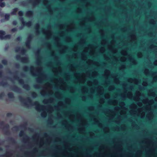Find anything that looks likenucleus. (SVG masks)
<instances>
[{"label":"nucleus","instance_id":"nucleus-15","mask_svg":"<svg viewBox=\"0 0 157 157\" xmlns=\"http://www.w3.org/2000/svg\"><path fill=\"white\" fill-rule=\"evenodd\" d=\"M154 64L155 65H157V60H156L154 62Z\"/></svg>","mask_w":157,"mask_h":157},{"label":"nucleus","instance_id":"nucleus-10","mask_svg":"<svg viewBox=\"0 0 157 157\" xmlns=\"http://www.w3.org/2000/svg\"><path fill=\"white\" fill-rule=\"evenodd\" d=\"M7 61L6 60H3L2 61V63L4 64H5L7 63Z\"/></svg>","mask_w":157,"mask_h":157},{"label":"nucleus","instance_id":"nucleus-13","mask_svg":"<svg viewBox=\"0 0 157 157\" xmlns=\"http://www.w3.org/2000/svg\"><path fill=\"white\" fill-rule=\"evenodd\" d=\"M13 24L14 25H16L17 24V22L16 21H14L13 22Z\"/></svg>","mask_w":157,"mask_h":157},{"label":"nucleus","instance_id":"nucleus-16","mask_svg":"<svg viewBox=\"0 0 157 157\" xmlns=\"http://www.w3.org/2000/svg\"><path fill=\"white\" fill-rule=\"evenodd\" d=\"M146 84H147V83H146V84H144V82H143V85L144 86H146Z\"/></svg>","mask_w":157,"mask_h":157},{"label":"nucleus","instance_id":"nucleus-1","mask_svg":"<svg viewBox=\"0 0 157 157\" xmlns=\"http://www.w3.org/2000/svg\"><path fill=\"white\" fill-rule=\"evenodd\" d=\"M10 36L9 35H5V32L2 31H0V39H1L9 38Z\"/></svg>","mask_w":157,"mask_h":157},{"label":"nucleus","instance_id":"nucleus-6","mask_svg":"<svg viewBox=\"0 0 157 157\" xmlns=\"http://www.w3.org/2000/svg\"><path fill=\"white\" fill-rule=\"evenodd\" d=\"M10 17V15L9 14H6L5 16V18L6 20H8Z\"/></svg>","mask_w":157,"mask_h":157},{"label":"nucleus","instance_id":"nucleus-19","mask_svg":"<svg viewBox=\"0 0 157 157\" xmlns=\"http://www.w3.org/2000/svg\"><path fill=\"white\" fill-rule=\"evenodd\" d=\"M19 37H18V38H17V40H19Z\"/></svg>","mask_w":157,"mask_h":157},{"label":"nucleus","instance_id":"nucleus-14","mask_svg":"<svg viewBox=\"0 0 157 157\" xmlns=\"http://www.w3.org/2000/svg\"><path fill=\"white\" fill-rule=\"evenodd\" d=\"M17 52H19L20 51V49L19 48V49H18V48H17L16 49V50H15Z\"/></svg>","mask_w":157,"mask_h":157},{"label":"nucleus","instance_id":"nucleus-3","mask_svg":"<svg viewBox=\"0 0 157 157\" xmlns=\"http://www.w3.org/2000/svg\"><path fill=\"white\" fill-rule=\"evenodd\" d=\"M35 104L37 105V106H36V109L38 111H40V109L43 108V105H40L39 104V103L37 102H35Z\"/></svg>","mask_w":157,"mask_h":157},{"label":"nucleus","instance_id":"nucleus-2","mask_svg":"<svg viewBox=\"0 0 157 157\" xmlns=\"http://www.w3.org/2000/svg\"><path fill=\"white\" fill-rule=\"evenodd\" d=\"M20 19L23 25H25L28 27H29L31 25V21H29L25 23L23 19L21 17L20 18Z\"/></svg>","mask_w":157,"mask_h":157},{"label":"nucleus","instance_id":"nucleus-20","mask_svg":"<svg viewBox=\"0 0 157 157\" xmlns=\"http://www.w3.org/2000/svg\"><path fill=\"white\" fill-rule=\"evenodd\" d=\"M42 115H43V113H42V114H41L42 116Z\"/></svg>","mask_w":157,"mask_h":157},{"label":"nucleus","instance_id":"nucleus-18","mask_svg":"<svg viewBox=\"0 0 157 157\" xmlns=\"http://www.w3.org/2000/svg\"><path fill=\"white\" fill-rule=\"evenodd\" d=\"M37 29L38 28V27H39V25L38 24H37Z\"/></svg>","mask_w":157,"mask_h":157},{"label":"nucleus","instance_id":"nucleus-7","mask_svg":"<svg viewBox=\"0 0 157 157\" xmlns=\"http://www.w3.org/2000/svg\"><path fill=\"white\" fill-rule=\"evenodd\" d=\"M8 96L9 97L11 98L13 97V94L12 93H10L8 94Z\"/></svg>","mask_w":157,"mask_h":157},{"label":"nucleus","instance_id":"nucleus-9","mask_svg":"<svg viewBox=\"0 0 157 157\" xmlns=\"http://www.w3.org/2000/svg\"><path fill=\"white\" fill-rule=\"evenodd\" d=\"M23 12L21 11H20L18 13V14L19 16H22L23 15Z\"/></svg>","mask_w":157,"mask_h":157},{"label":"nucleus","instance_id":"nucleus-12","mask_svg":"<svg viewBox=\"0 0 157 157\" xmlns=\"http://www.w3.org/2000/svg\"><path fill=\"white\" fill-rule=\"evenodd\" d=\"M17 30V29L16 28H13L12 29V32H14Z\"/></svg>","mask_w":157,"mask_h":157},{"label":"nucleus","instance_id":"nucleus-5","mask_svg":"<svg viewBox=\"0 0 157 157\" xmlns=\"http://www.w3.org/2000/svg\"><path fill=\"white\" fill-rule=\"evenodd\" d=\"M32 14V13L31 11H28L27 12L26 15L28 16H31Z\"/></svg>","mask_w":157,"mask_h":157},{"label":"nucleus","instance_id":"nucleus-11","mask_svg":"<svg viewBox=\"0 0 157 157\" xmlns=\"http://www.w3.org/2000/svg\"><path fill=\"white\" fill-rule=\"evenodd\" d=\"M26 46L27 47H29V42H27L26 43Z\"/></svg>","mask_w":157,"mask_h":157},{"label":"nucleus","instance_id":"nucleus-8","mask_svg":"<svg viewBox=\"0 0 157 157\" xmlns=\"http://www.w3.org/2000/svg\"><path fill=\"white\" fill-rule=\"evenodd\" d=\"M0 6L2 7H3L5 6V4L4 2L1 3V2L0 3Z\"/></svg>","mask_w":157,"mask_h":157},{"label":"nucleus","instance_id":"nucleus-4","mask_svg":"<svg viewBox=\"0 0 157 157\" xmlns=\"http://www.w3.org/2000/svg\"><path fill=\"white\" fill-rule=\"evenodd\" d=\"M18 9L17 8H15L14 9L13 11L11 13V14H15L16 13Z\"/></svg>","mask_w":157,"mask_h":157},{"label":"nucleus","instance_id":"nucleus-17","mask_svg":"<svg viewBox=\"0 0 157 157\" xmlns=\"http://www.w3.org/2000/svg\"><path fill=\"white\" fill-rule=\"evenodd\" d=\"M2 75V73L0 72V78L1 76Z\"/></svg>","mask_w":157,"mask_h":157}]
</instances>
